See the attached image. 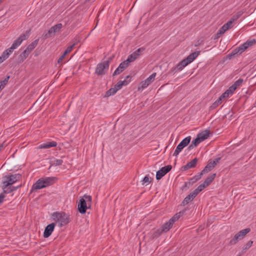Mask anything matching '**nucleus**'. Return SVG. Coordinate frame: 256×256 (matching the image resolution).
I'll use <instances>...</instances> for the list:
<instances>
[{
	"label": "nucleus",
	"mask_w": 256,
	"mask_h": 256,
	"mask_svg": "<svg viewBox=\"0 0 256 256\" xmlns=\"http://www.w3.org/2000/svg\"><path fill=\"white\" fill-rule=\"evenodd\" d=\"M56 180L55 177H44L38 179L36 182L33 184L32 190H37L44 188L54 184Z\"/></svg>",
	"instance_id": "f257e3e1"
},
{
	"label": "nucleus",
	"mask_w": 256,
	"mask_h": 256,
	"mask_svg": "<svg viewBox=\"0 0 256 256\" xmlns=\"http://www.w3.org/2000/svg\"><path fill=\"white\" fill-rule=\"evenodd\" d=\"M200 51H196L189 54L186 58L182 60L174 68V71L182 70L184 67L192 62L200 54Z\"/></svg>",
	"instance_id": "f03ea898"
},
{
	"label": "nucleus",
	"mask_w": 256,
	"mask_h": 256,
	"mask_svg": "<svg viewBox=\"0 0 256 256\" xmlns=\"http://www.w3.org/2000/svg\"><path fill=\"white\" fill-rule=\"evenodd\" d=\"M22 176L20 174H8L2 177V184L10 186L20 180Z\"/></svg>",
	"instance_id": "7ed1b4c3"
},
{
	"label": "nucleus",
	"mask_w": 256,
	"mask_h": 256,
	"mask_svg": "<svg viewBox=\"0 0 256 256\" xmlns=\"http://www.w3.org/2000/svg\"><path fill=\"white\" fill-rule=\"evenodd\" d=\"M91 202L92 196L84 194L83 198L80 199L78 205L79 212L81 214H84L88 208V206L90 204Z\"/></svg>",
	"instance_id": "20e7f679"
},
{
	"label": "nucleus",
	"mask_w": 256,
	"mask_h": 256,
	"mask_svg": "<svg viewBox=\"0 0 256 256\" xmlns=\"http://www.w3.org/2000/svg\"><path fill=\"white\" fill-rule=\"evenodd\" d=\"M52 218L54 220L60 224H68L70 222V215L63 212H54Z\"/></svg>",
	"instance_id": "39448f33"
},
{
	"label": "nucleus",
	"mask_w": 256,
	"mask_h": 256,
	"mask_svg": "<svg viewBox=\"0 0 256 256\" xmlns=\"http://www.w3.org/2000/svg\"><path fill=\"white\" fill-rule=\"evenodd\" d=\"M242 79L240 78L237 80L224 93L222 94L221 96L222 98L225 99L232 96L236 90L242 84Z\"/></svg>",
	"instance_id": "423d86ee"
},
{
	"label": "nucleus",
	"mask_w": 256,
	"mask_h": 256,
	"mask_svg": "<svg viewBox=\"0 0 256 256\" xmlns=\"http://www.w3.org/2000/svg\"><path fill=\"white\" fill-rule=\"evenodd\" d=\"M29 36V31H26V33L20 34L18 38L14 42L10 48H9V51L10 52H13L14 50L16 49L19 46H20L24 40L27 39Z\"/></svg>",
	"instance_id": "0eeeda50"
},
{
	"label": "nucleus",
	"mask_w": 256,
	"mask_h": 256,
	"mask_svg": "<svg viewBox=\"0 0 256 256\" xmlns=\"http://www.w3.org/2000/svg\"><path fill=\"white\" fill-rule=\"evenodd\" d=\"M190 136H188L184 138V139H183L176 146V149L175 150L173 154V156H176L178 155V154L182 150L185 146L188 145V144L190 142Z\"/></svg>",
	"instance_id": "6e6552de"
},
{
	"label": "nucleus",
	"mask_w": 256,
	"mask_h": 256,
	"mask_svg": "<svg viewBox=\"0 0 256 256\" xmlns=\"http://www.w3.org/2000/svg\"><path fill=\"white\" fill-rule=\"evenodd\" d=\"M109 68V62L104 61L98 64L96 68V73L98 75L104 74L108 71Z\"/></svg>",
	"instance_id": "1a4fd4ad"
},
{
	"label": "nucleus",
	"mask_w": 256,
	"mask_h": 256,
	"mask_svg": "<svg viewBox=\"0 0 256 256\" xmlns=\"http://www.w3.org/2000/svg\"><path fill=\"white\" fill-rule=\"evenodd\" d=\"M172 168L171 165H168L166 166L162 167L158 170L156 174V179L159 180L161 179L165 174L170 172Z\"/></svg>",
	"instance_id": "9d476101"
},
{
	"label": "nucleus",
	"mask_w": 256,
	"mask_h": 256,
	"mask_svg": "<svg viewBox=\"0 0 256 256\" xmlns=\"http://www.w3.org/2000/svg\"><path fill=\"white\" fill-rule=\"evenodd\" d=\"M156 73L154 72L150 75L146 80L142 81L140 84V88L144 90L154 80L156 76Z\"/></svg>",
	"instance_id": "9b49d317"
},
{
	"label": "nucleus",
	"mask_w": 256,
	"mask_h": 256,
	"mask_svg": "<svg viewBox=\"0 0 256 256\" xmlns=\"http://www.w3.org/2000/svg\"><path fill=\"white\" fill-rule=\"evenodd\" d=\"M172 226L171 225H162L160 228H157L154 232V236L158 237L160 235L162 232H166L168 231Z\"/></svg>",
	"instance_id": "f8f14e48"
},
{
	"label": "nucleus",
	"mask_w": 256,
	"mask_h": 256,
	"mask_svg": "<svg viewBox=\"0 0 256 256\" xmlns=\"http://www.w3.org/2000/svg\"><path fill=\"white\" fill-rule=\"evenodd\" d=\"M143 50L144 49H142V48H138L136 51L133 52L132 54H130V56H128V58L126 61H127L128 64L130 62H134L138 58V57L140 54V52Z\"/></svg>",
	"instance_id": "ddd939ff"
},
{
	"label": "nucleus",
	"mask_w": 256,
	"mask_h": 256,
	"mask_svg": "<svg viewBox=\"0 0 256 256\" xmlns=\"http://www.w3.org/2000/svg\"><path fill=\"white\" fill-rule=\"evenodd\" d=\"M220 160V158H218L208 162V164L205 166L204 169L202 170V172L204 173H207L209 171L211 170L214 168V166Z\"/></svg>",
	"instance_id": "4468645a"
},
{
	"label": "nucleus",
	"mask_w": 256,
	"mask_h": 256,
	"mask_svg": "<svg viewBox=\"0 0 256 256\" xmlns=\"http://www.w3.org/2000/svg\"><path fill=\"white\" fill-rule=\"evenodd\" d=\"M129 64L127 61H124L121 62L116 69L114 70L113 75L116 76L123 72L128 66Z\"/></svg>",
	"instance_id": "2eb2a0df"
},
{
	"label": "nucleus",
	"mask_w": 256,
	"mask_h": 256,
	"mask_svg": "<svg viewBox=\"0 0 256 256\" xmlns=\"http://www.w3.org/2000/svg\"><path fill=\"white\" fill-rule=\"evenodd\" d=\"M62 25L60 23L54 25L48 30V34L50 36H54L56 32H58L60 31V29L62 28Z\"/></svg>",
	"instance_id": "dca6fc26"
},
{
	"label": "nucleus",
	"mask_w": 256,
	"mask_h": 256,
	"mask_svg": "<svg viewBox=\"0 0 256 256\" xmlns=\"http://www.w3.org/2000/svg\"><path fill=\"white\" fill-rule=\"evenodd\" d=\"M57 146V142L55 141L48 142L42 144L38 146L39 148H49L52 147H55Z\"/></svg>",
	"instance_id": "f3484780"
},
{
	"label": "nucleus",
	"mask_w": 256,
	"mask_h": 256,
	"mask_svg": "<svg viewBox=\"0 0 256 256\" xmlns=\"http://www.w3.org/2000/svg\"><path fill=\"white\" fill-rule=\"evenodd\" d=\"M184 211H182L176 213L170 219L168 222H164V224H173L184 214Z\"/></svg>",
	"instance_id": "a211bd4d"
},
{
	"label": "nucleus",
	"mask_w": 256,
	"mask_h": 256,
	"mask_svg": "<svg viewBox=\"0 0 256 256\" xmlns=\"http://www.w3.org/2000/svg\"><path fill=\"white\" fill-rule=\"evenodd\" d=\"M55 225H47L44 232V237L47 238L49 237L54 231Z\"/></svg>",
	"instance_id": "6ab92c4d"
},
{
	"label": "nucleus",
	"mask_w": 256,
	"mask_h": 256,
	"mask_svg": "<svg viewBox=\"0 0 256 256\" xmlns=\"http://www.w3.org/2000/svg\"><path fill=\"white\" fill-rule=\"evenodd\" d=\"M198 158H194L190 162H188L182 168L184 170H188V169L192 168H194L196 166V163L198 162Z\"/></svg>",
	"instance_id": "aec40b11"
},
{
	"label": "nucleus",
	"mask_w": 256,
	"mask_h": 256,
	"mask_svg": "<svg viewBox=\"0 0 256 256\" xmlns=\"http://www.w3.org/2000/svg\"><path fill=\"white\" fill-rule=\"evenodd\" d=\"M12 52L9 51V48L5 50L0 56V64L6 60Z\"/></svg>",
	"instance_id": "412c9836"
},
{
	"label": "nucleus",
	"mask_w": 256,
	"mask_h": 256,
	"mask_svg": "<svg viewBox=\"0 0 256 256\" xmlns=\"http://www.w3.org/2000/svg\"><path fill=\"white\" fill-rule=\"evenodd\" d=\"M210 132L208 130H206L197 135V136L199 138V139L202 142L208 138L209 136Z\"/></svg>",
	"instance_id": "4be33fe9"
},
{
	"label": "nucleus",
	"mask_w": 256,
	"mask_h": 256,
	"mask_svg": "<svg viewBox=\"0 0 256 256\" xmlns=\"http://www.w3.org/2000/svg\"><path fill=\"white\" fill-rule=\"evenodd\" d=\"M2 187L3 192L5 194H10L17 189V188L11 186H6L4 184H2Z\"/></svg>",
	"instance_id": "5701e85b"
},
{
	"label": "nucleus",
	"mask_w": 256,
	"mask_h": 256,
	"mask_svg": "<svg viewBox=\"0 0 256 256\" xmlns=\"http://www.w3.org/2000/svg\"><path fill=\"white\" fill-rule=\"evenodd\" d=\"M242 238H242V236L238 232L236 234H235L234 238L230 240V245L235 244L239 240H241Z\"/></svg>",
	"instance_id": "b1692460"
},
{
	"label": "nucleus",
	"mask_w": 256,
	"mask_h": 256,
	"mask_svg": "<svg viewBox=\"0 0 256 256\" xmlns=\"http://www.w3.org/2000/svg\"><path fill=\"white\" fill-rule=\"evenodd\" d=\"M215 176H216V174H214L212 175L209 176L204 181L203 184H204V186L206 187L208 186L209 184H210L214 180Z\"/></svg>",
	"instance_id": "393cba45"
},
{
	"label": "nucleus",
	"mask_w": 256,
	"mask_h": 256,
	"mask_svg": "<svg viewBox=\"0 0 256 256\" xmlns=\"http://www.w3.org/2000/svg\"><path fill=\"white\" fill-rule=\"evenodd\" d=\"M38 43V40H34L30 44L27 48H26L28 52L30 53L33 50L36 48Z\"/></svg>",
	"instance_id": "a878e982"
},
{
	"label": "nucleus",
	"mask_w": 256,
	"mask_h": 256,
	"mask_svg": "<svg viewBox=\"0 0 256 256\" xmlns=\"http://www.w3.org/2000/svg\"><path fill=\"white\" fill-rule=\"evenodd\" d=\"M128 84V82H126V80L122 81H119L115 86L114 88L116 90H120L122 86H126Z\"/></svg>",
	"instance_id": "bb28decb"
},
{
	"label": "nucleus",
	"mask_w": 256,
	"mask_h": 256,
	"mask_svg": "<svg viewBox=\"0 0 256 256\" xmlns=\"http://www.w3.org/2000/svg\"><path fill=\"white\" fill-rule=\"evenodd\" d=\"M238 16H234L230 20L228 21L226 24H224L228 29H230L233 26L234 22L237 20Z\"/></svg>",
	"instance_id": "cd10ccee"
},
{
	"label": "nucleus",
	"mask_w": 256,
	"mask_h": 256,
	"mask_svg": "<svg viewBox=\"0 0 256 256\" xmlns=\"http://www.w3.org/2000/svg\"><path fill=\"white\" fill-rule=\"evenodd\" d=\"M30 54V53L28 52L26 49L24 50V51L20 56V62H23L24 60H26Z\"/></svg>",
	"instance_id": "c85d7f7f"
},
{
	"label": "nucleus",
	"mask_w": 256,
	"mask_h": 256,
	"mask_svg": "<svg viewBox=\"0 0 256 256\" xmlns=\"http://www.w3.org/2000/svg\"><path fill=\"white\" fill-rule=\"evenodd\" d=\"M63 163V160L61 159H56L52 161V166H58L62 165Z\"/></svg>",
	"instance_id": "c756f323"
},
{
	"label": "nucleus",
	"mask_w": 256,
	"mask_h": 256,
	"mask_svg": "<svg viewBox=\"0 0 256 256\" xmlns=\"http://www.w3.org/2000/svg\"><path fill=\"white\" fill-rule=\"evenodd\" d=\"M10 76H8L4 80L0 82V90H2L8 82Z\"/></svg>",
	"instance_id": "7c9ffc66"
},
{
	"label": "nucleus",
	"mask_w": 256,
	"mask_h": 256,
	"mask_svg": "<svg viewBox=\"0 0 256 256\" xmlns=\"http://www.w3.org/2000/svg\"><path fill=\"white\" fill-rule=\"evenodd\" d=\"M117 92L116 90L115 89V88H110L106 92V96H110L112 95H113L115 94Z\"/></svg>",
	"instance_id": "2f4dec72"
},
{
	"label": "nucleus",
	"mask_w": 256,
	"mask_h": 256,
	"mask_svg": "<svg viewBox=\"0 0 256 256\" xmlns=\"http://www.w3.org/2000/svg\"><path fill=\"white\" fill-rule=\"evenodd\" d=\"M250 232V228H246V229L242 230L240 231L238 233L240 234L242 238H244V236Z\"/></svg>",
	"instance_id": "473e14b6"
},
{
	"label": "nucleus",
	"mask_w": 256,
	"mask_h": 256,
	"mask_svg": "<svg viewBox=\"0 0 256 256\" xmlns=\"http://www.w3.org/2000/svg\"><path fill=\"white\" fill-rule=\"evenodd\" d=\"M228 30V28L224 24L220 28L217 35L223 34Z\"/></svg>",
	"instance_id": "72a5a7b5"
},
{
	"label": "nucleus",
	"mask_w": 256,
	"mask_h": 256,
	"mask_svg": "<svg viewBox=\"0 0 256 256\" xmlns=\"http://www.w3.org/2000/svg\"><path fill=\"white\" fill-rule=\"evenodd\" d=\"M228 30V28L224 24L220 28L217 35L223 34Z\"/></svg>",
	"instance_id": "f704fd0d"
},
{
	"label": "nucleus",
	"mask_w": 256,
	"mask_h": 256,
	"mask_svg": "<svg viewBox=\"0 0 256 256\" xmlns=\"http://www.w3.org/2000/svg\"><path fill=\"white\" fill-rule=\"evenodd\" d=\"M228 30V28L224 24L220 28L217 35L223 34Z\"/></svg>",
	"instance_id": "c9c22d12"
},
{
	"label": "nucleus",
	"mask_w": 256,
	"mask_h": 256,
	"mask_svg": "<svg viewBox=\"0 0 256 256\" xmlns=\"http://www.w3.org/2000/svg\"><path fill=\"white\" fill-rule=\"evenodd\" d=\"M193 200L192 198H191L190 196L188 194L184 200L182 202V204L184 205L190 202L191 200Z\"/></svg>",
	"instance_id": "e433bc0d"
},
{
	"label": "nucleus",
	"mask_w": 256,
	"mask_h": 256,
	"mask_svg": "<svg viewBox=\"0 0 256 256\" xmlns=\"http://www.w3.org/2000/svg\"><path fill=\"white\" fill-rule=\"evenodd\" d=\"M201 142H202L199 139V138L196 136V138L192 142L191 144H192L193 146L196 147Z\"/></svg>",
	"instance_id": "4c0bfd02"
},
{
	"label": "nucleus",
	"mask_w": 256,
	"mask_h": 256,
	"mask_svg": "<svg viewBox=\"0 0 256 256\" xmlns=\"http://www.w3.org/2000/svg\"><path fill=\"white\" fill-rule=\"evenodd\" d=\"M74 45H75V44H74L72 45L68 46L64 52V56H66L67 54H68L69 52H70L72 51V48H74Z\"/></svg>",
	"instance_id": "58836bf2"
},
{
	"label": "nucleus",
	"mask_w": 256,
	"mask_h": 256,
	"mask_svg": "<svg viewBox=\"0 0 256 256\" xmlns=\"http://www.w3.org/2000/svg\"><path fill=\"white\" fill-rule=\"evenodd\" d=\"M253 242L252 240L248 241L243 247L244 250L249 249L252 246Z\"/></svg>",
	"instance_id": "ea45409f"
},
{
	"label": "nucleus",
	"mask_w": 256,
	"mask_h": 256,
	"mask_svg": "<svg viewBox=\"0 0 256 256\" xmlns=\"http://www.w3.org/2000/svg\"><path fill=\"white\" fill-rule=\"evenodd\" d=\"M149 177L148 176H145L142 180V184L146 186L148 185L150 183Z\"/></svg>",
	"instance_id": "a19ab883"
},
{
	"label": "nucleus",
	"mask_w": 256,
	"mask_h": 256,
	"mask_svg": "<svg viewBox=\"0 0 256 256\" xmlns=\"http://www.w3.org/2000/svg\"><path fill=\"white\" fill-rule=\"evenodd\" d=\"M203 174H204V173L202 172V170L200 174L194 176L193 179H194V180L193 182H195L196 181H198V180H200L201 178V176Z\"/></svg>",
	"instance_id": "79ce46f5"
},
{
	"label": "nucleus",
	"mask_w": 256,
	"mask_h": 256,
	"mask_svg": "<svg viewBox=\"0 0 256 256\" xmlns=\"http://www.w3.org/2000/svg\"><path fill=\"white\" fill-rule=\"evenodd\" d=\"M206 186H204V184H202L198 186V187L196 188L195 190H196V192H198V193L200 192L202 190H204Z\"/></svg>",
	"instance_id": "37998d69"
},
{
	"label": "nucleus",
	"mask_w": 256,
	"mask_h": 256,
	"mask_svg": "<svg viewBox=\"0 0 256 256\" xmlns=\"http://www.w3.org/2000/svg\"><path fill=\"white\" fill-rule=\"evenodd\" d=\"M198 192L196 190H194L192 192H190L189 195L190 196L191 198L193 200L194 198L196 197Z\"/></svg>",
	"instance_id": "c03bdc74"
},
{
	"label": "nucleus",
	"mask_w": 256,
	"mask_h": 256,
	"mask_svg": "<svg viewBox=\"0 0 256 256\" xmlns=\"http://www.w3.org/2000/svg\"><path fill=\"white\" fill-rule=\"evenodd\" d=\"M238 48H236L235 50H232V52L230 54H229V56L230 57H232V56H234L236 54H239V51H238Z\"/></svg>",
	"instance_id": "a18cd8bd"
},
{
	"label": "nucleus",
	"mask_w": 256,
	"mask_h": 256,
	"mask_svg": "<svg viewBox=\"0 0 256 256\" xmlns=\"http://www.w3.org/2000/svg\"><path fill=\"white\" fill-rule=\"evenodd\" d=\"M224 98H222V96H220L216 102H215L214 104V106H218V105H219L221 102H222V100H223Z\"/></svg>",
	"instance_id": "49530a36"
},
{
	"label": "nucleus",
	"mask_w": 256,
	"mask_h": 256,
	"mask_svg": "<svg viewBox=\"0 0 256 256\" xmlns=\"http://www.w3.org/2000/svg\"><path fill=\"white\" fill-rule=\"evenodd\" d=\"M246 50V48L244 46H242V44L238 48V51H239V54H240L242 52H243Z\"/></svg>",
	"instance_id": "de8ad7c7"
},
{
	"label": "nucleus",
	"mask_w": 256,
	"mask_h": 256,
	"mask_svg": "<svg viewBox=\"0 0 256 256\" xmlns=\"http://www.w3.org/2000/svg\"><path fill=\"white\" fill-rule=\"evenodd\" d=\"M246 42L248 43V46L249 47V46L253 45L254 44H255L256 41L254 39H253L250 40H247Z\"/></svg>",
	"instance_id": "09e8293b"
},
{
	"label": "nucleus",
	"mask_w": 256,
	"mask_h": 256,
	"mask_svg": "<svg viewBox=\"0 0 256 256\" xmlns=\"http://www.w3.org/2000/svg\"><path fill=\"white\" fill-rule=\"evenodd\" d=\"M5 198V196L4 194L1 193L0 194V204L3 202Z\"/></svg>",
	"instance_id": "8fccbe9b"
},
{
	"label": "nucleus",
	"mask_w": 256,
	"mask_h": 256,
	"mask_svg": "<svg viewBox=\"0 0 256 256\" xmlns=\"http://www.w3.org/2000/svg\"><path fill=\"white\" fill-rule=\"evenodd\" d=\"M66 56H64V53L63 54L58 58V63H60L62 62V60H63V59Z\"/></svg>",
	"instance_id": "3c124183"
},
{
	"label": "nucleus",
	"mask_w": 256,
	"mask_h": 256,
	"mask_svg": "<svg viewBox=\"0 0 256 256\" xmlns=\"http://www.w3.org/2000/svg\"><path fill=\"white\" fill-rule=\"evenodd\" d=\"M248 43L246 42L242 44V46H244L246 49L247 48H248Z\"/></svg>",
	"instance_id": "603ef678"
},
{
	"label": "nucleus",
	"mask_w": 256,
	"mask_h": 256,
	"mask_svg": "<svg viewBox=\"0 0 256 256\" xmlns=\"http://www.w3.org/2000/svg\"><path fill=\"white\" fill-rule=\"evenodd\" d=\"M194 148V146H193L192 144H190L188 146V150H191L192 148Z\"/></svg>",
	"instance_id": "864d4df0"
},
{
	"label": "nucleus",
	"mask_w": 256,
	"mask_h": 256,
	"mask_svg": "<svg viewBox=\"0 0 256 256\" xmlns=\"http://www.w3.org/2000/svg\"><path fill=\"white\" fill-rule=\"evenodd\" d=\"M220 34H218V35H217V34H216V38H218L220 36Z\"/></svg>",
	"instance_id": "5fc2aeb1"
},
{
	"label": "nucleus",
	"mask_w": 256,
	"mask_h": 256,
	"mask_svg": "<svg viewBox=\"0 0 256 256\" xmlns=\"http://www.w3.org/2000/svg\"><path fill=\"white\" fill-rule=\"evenodd\" d=\"M190 180H192V182L194 183L193 182H194V179H193V178H190Z\"/></svg>",
	"instance_id": "6e6d98bb"
},
{
	"label": "nucleus",
	"mask_w": 256,
	"mask_h": 256,
	"mask_svg": "<svg viewBox=\"0 0 256 256\" xmlns=\"http://www.w3.org/2000/svg\"><path fill=\"white\" fill-rule=\"evenodd\" d=\"M4 0H0V4Z\"/></svg>",
	"instance_id": "4d7b16f0"
},
{
	"label": "nucleus",
	"mask_w": 256,
	"mask_h": 256,
	"mask_svg": "<svg viewBox=\"0 0 256 256\" xmlns=\"http://www.w3.org/2000/svg\"><path fill=\"white\" fill-rule=\"evenodd\" d=\"M2 147V146H0V150H1Z\"/></svg>",
	"instance_id": "13d9d810"
},
{
	"label": "nucleus",
	"mask_w": 256,
	"mask_h": 256,
	"mask_svg": "<svg viewBox=\"0 0 256 256\" xmlns=\"http://www.w3.org/2000/svg\"><path fill=\"white\" fill-rule=\"evenodd\" d=\"M129 77H130V76H126V78H128Z\"/></svg>",
	"instance_id": "bf43d9fd"
},
{
	"label": "nucleus",
	"mask_w": 256,
	"mask_h": 256,
	"mask_svg": "<svg viewBox=\"0 0 256 256\" xmlns=\"http://www.w3.org/2000/svg\"><path fill=\"white\" fill-rule=\"evenodd\" d=\"M2 90H0V92H1Z\"/></svg>",
	"instance_id": "052dcab7"
}]
</instances>
